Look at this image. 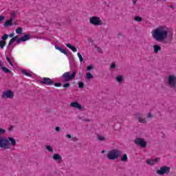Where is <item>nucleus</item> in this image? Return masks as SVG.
Segmentation results:
<instances>
[{
    "label": "nucleus",
    "mask_w": 176,
    "mask_h": 176,
    "mask_svg": "<svg viewBox=\"0 0 176 176\" xmlns=\"http://www.w3.org/2000/svg\"><path fill=\"white\" fill-rule=\"evenodd\" d=\"M85 76V78L88 79L89 80L94 78V76H93V74H91V73L90 72L86 73Z\"/></svg>",
    "instance_id": "nucleus-21"
},
{
    "label": "nucleus",
    "mask_w": 176,
    "mask_h": 176,
    "mask_svg": "<svg viewBox=\"0 0 176 176\" xmlns=\"http://www.w3.org/2000/svg\"><path fill=\"white\" fill-rule=\"evenodd\" d=\"M54 86H55V87H61V83H60V82H55L54 84Z\"/></svg>",
    "instance_id": "nucleus-39"
},
{
    "label": "nucleus",
    "mask_w": 176,
    "mask_h": 176,
    "mask_svg": "<svg viewBox=\"0 0 176 176\" xmlns=\"http://www.w3.org/2000/svg\"><path fill=\"white\" fill-rule=\"evenodd\" d=\"M119 156H120V151L118 149H113L107 153V159L109 160H116Z\"/></svg>",
    "instance_id": "nucleus-3"
},
{
    "label": "nucleus",
    "mask_w": 176,
    "mask_h": 176,
    "mask_svg": "<svg viewBox=\"0 0 176 176\" xmlns=\"http://www.w3.org/2000/svg\"><path fill=\"white\" fill-rule=\"evenodd\" d=\"M135 116L136 119H138V120L140 123H143L144 124H145V123H146V119L142 118V114H141L140 113H136L135 114Z\"/></svg>",
    "instance_id": "nucleus-11"
},
{
    "label": "nucleus",
    "mask_w": 176,
    "mask_h": 176,
    "mask_svg": "<svg viewBox=\"0 0 176 176\" xmlns=\"http://www.w3.org/2000/svg\"><path fill=\"white\" fill-rule=\"evenodd\" d=\"M8 36L10 38H14V33H11V34H8Z\"/></svg>",
    "instance_id": "nucleus-45"
},
{
    "label": "nucleus",
    "mask_w": 176,
    "mask_h": 176,
    "mask_svg": "<svg viewBox=\"0 0 176 176\" xmlns=\"http://www.w3.org/2000/svg\"><path fill=\"white\" fill-rule=\"evenodd\" d=\"M168 83L169 86L176 88V76L170 75L168 78Z\"/></svg>",
    "instance_id": "nucleus-8"
},
{
    "label": "nucleus",
    "mask_w": 176,
    "mask_h": 176,
    "mask_svg": "<svg viewBox=\"0 0 176 176\" xmlns=\"http://www.w3.org/2000/svg\"><path fill=\"white\" fill-rule=\"evenodd\" d=\"M16 144V139L13 137H8V138L0 137V148L1 149H10V146H14Z\"/></svg>",
    "instance_id": "nucleus-2"
},
{
    "label": "nucleus",
    "mask_w": 176,
    "mask_h": 176,
    "mask_svg": "<svg viewBox=\"0 0 176 176\" xmlns=\"http://www.w3.org/2000/svg\"><path fill=\"white\" fill-rule=\"evenodd\" d=\"M5 20V16L3 15H0V23H2Z\"/></svg>",
    "instance_id": "nucleus-41"
},
{
    "label": "nucleus",
    "mask_w": 176,
    "mask_h": 176,
    "mask_svg": "<svg viewBox=\"0 0 176 176\" xmlns=\"http://www.w3.org/2000/svg\"><path fill=\"white\" fill-rule=\"evenodd\" d=\"M52 159H54V160H56V162H61V160H63V157L58 153H54L52 155Z\"/></svg>",
    "instance_id": "nucleus-15"
},
{
    "label": "nucleus",
    "mask_w": 176,
    "mask_h": 176,
    "mask_svg": "<svg viewBox=\"0 0 176 176\" xmlns=\"http://www.w3.org/2000/svg\"><path fill=\"white\" fill-rule=\"evenodd\" d=\"M157 1H160V0H157ZM163 1H164V2H166V0H163Z\"/></svg>",
    "instance_id": "nucleus-58"
},
{
    "label": "nucleus",
    "mask_w": 176,
    "mask_h": 176,
    "mask_svg": "<svg viewBox=\"0 0 176 176\" xmlns=\"http://www.w3.org/2000/svg\"><path fill=\"white\" fill-rule=\"evenodd\" d=\"M89 22L93 25H102L104 22L101 21L100 17L94 16L89 19Z\"/></svg>",
    "instance_id": "nucleus-5"
},
{
    "label": "nucleus",
    "mask_w": 176,
    "mask_h": 176,
    "mask_svg": "<svg viewBox=\"0 0 176 176\" xmlns=\"http://www.w3.org/2000/svg\"><path fill=\"white\" fill-rule=\"evenodd\" d=\"M137 4V0H133V5H136Z\"/></svg>",
    "instance_id": "nucleus-53"
},
{
    "label": "nucleus",
    "mask_w": 176,
    "mask_h": 176,
    "mask_svg": "<svg viewBox=\"0 0 176 176\" xmlns=\"http://www.w3.org/2000/svg\"><path fill=\"white\" fill-rule=\"evenodd\" d=\"M71 79H74V78H65L64 80V82H69V80H71Z\"/></svg>",
    "instance_id": "nucleus-49"
},
{
    "label": "nucleus",
    "mask_w": 176,
    "mask_h": 176,
    "mask_svg": "<svg viewBox=\"0 0 176 176\" xmlns=\"http://www.w3.org/2000/svg\"><path fill=\"white\" fill-rule=\"evenodd\" d=\"M40 82L41 83H42V85H53V83H54L53 80H52V79H50V78H43V81H40Z\"/></svg>",
    "instance_id": "nucleus-12"
},
{
    "label": "nucleus",
    "mask_w": 176,
    "mask_h": 176,
    "mask_svg": "<svg viewBox=\"0 0 176 176\" xmlns=\"http://www.w3.org/2000/svg\"><path fill=\"white\" fill-rule=\"evenodd\" d=\"M1 69H2L3 72H4L5 74H10V72H11L10 69H8V67H6L5 66L3 67H2Z\"/></svg>",
    "instance_id": "nucleus-23"
},
{
    "label": "nucleus",
    "mask_w": 176,
    "mask_h": 176,
    "mask_svg": "<svg viewBox=\"0 0 176 176\" xmlns=\"http://www.w3.org/2000/svg\"><path fill=\"white\" fill-rule=\"evenodd\" d=\"M16 16V12L11 13L10 17H14Z\"/></svg>",
    "instance_id": "nucleus-50"
},
{
    "label": "nucleus",
    "mask_w": 176,
    "mask_h": 176,
    "mask_svg": "<svg viewBox=\"0 0 176 176\" xmlns=\"http://www.w3.org/2000/svg\"><path fill=\"white\" fill-rule=\"evenodd\" d=\"M55 49H56V50H58L59 52H60V53H63L68 57L69 54L68 52H67V50H65V49H63V47H59L57 45H55Z\"/></svg>",
    "instance_id": "nucleus-14"
},
{
    "label": "nucleus",
    "mask_w": 176,
    "mask_h": 176,
    "mask_svg": "<svg viewBox=\"0 0 176 176\" xmlns=\"http://www.w3.org/2000/svg\"><path fill=\"white\" fill-rule=\"evenodd\" d=\"M66 137H67V138H68L69 140L71 139V138H72V136L71 135V134H67V135H66Z\"/></svg>",
    "instance_id": "nucleus-46"
},
{
    "label": "nucleus",
    "mask_w": 176,
    "mask_h": 176,
    "mask_svg": "<svg viewBox=\"0 0 176 176\" xmlns=\"http://www.w3.org/2000/svg\"><path fill=\"white\" fill-rule=\"evenodd\" d=\"M4 134H6V130L0 127V135H3Z\"/></svg>",
    "instance_id": "nucleus-32"
},
{
    "label": "nucleus",
    "mask_w": 176,
    "mask_h": 176,
    "mask_svg": "<svg viewBox=\"0 0 176 176\" xmlns=\"http://www.w3.org/2000/svg\"><path fill=\"white\" fill-rule=\"evenodd\" d=\"M97 50H98V52H101V51H100V50H101V48L97 47Z\"/></svg>",
    "instance_id": "nucleus-55"
},
{
    "label": "nucleus",
    "mask_w": 176,
    "mask_h": 176,
    "mask_svg": "<svg viewBox=\"0 0 176 176\" xmlns=\"http://www.w3.org/2000/svg\"><path fill=\"white\" fill-rule=\"evenodd\" d=\"M5 46H6V41H0V47L1 49H3V47H5Z\"/></svg>",
    "instance_id": "nucleus-25"
},
{
    "label": "nucleus",
    "mask_w": 176,
    "mask_h": 176,
    "mask_svg": "<svg viewBox=\"0 0 176 176\" xmlns=\"http://www.w3.org/2000/svg\"><path fill=\"white\" fill-rule=\"evenodd\" d=\"M65 79H74L76 76V71H74L73 73L71 74V72H65L62 76Z\"/></svg>",
    "instance_id": "nucleus-10"
},
{
    "label": "nucleus",
    "mask_w": 176,
    "mask_h": 176,
    "mask_svg": "<svg viewBox=\"0 0 176 176\" xmlns=\"http://www.w3.org/2000/svg\"><path fill=\"white\" fill-rule=\"evenodd\" d=\"M9 38V34H4L3 36H1V41H6Z\"/></svg>",
    "instance_id": "nucleus-31"
},
{
    "label": "nucleus",
    "mask_w": 176,
    "mask_h": 176,
    "mask_svg": "<svg viewBox=\"0 0 176 176\" xmlns=\"http://www.w3.org/2000/svg\"><path fill=\"white\" fill-rule=\"evenodd\" d=\"M13 129H14V126H13V125H11L10 127L8 129L9 131H12V130H13Z\"/></svg>",
    "instance_id": "nucleus-47"
},
{
    "label": "nucleus",
    "mask_w": 176,
    "mask_h": 176,
    "mask_svg": "<svg viewBox=\"0 0 176 176\" xmlns=\"http://www.w3.org/2000/svg\"><path fill=\"white\" fill-rule=\"evenodd\" d=\"M98 140H99V141H105V138L104 136H98Z\"/></svg>",
    "instance_id": "nucleus-38"
},
{
    "label": "nucleus",
    "mask_w": 176,
    "mask_h": 176,
    "mask_svg": "<svg viewBox=\"0 0 176 176\" xmlns=\"http://www.w3.org/2000/svg\"><path fill=\"white\" fill-rule=\"evenodd\" d=\"M72 141H73L74 142H76V141H78V139L76 138V137H73L72 138Z\"/></svg>",
    "instance_id": "nucleus-42"
},
{
    "label": "nucleus",
    "mask_w": 176,
    "mask_h": 176,
    "mask_svg": "<svg viewBox=\"0 0 176 176\" xmlns=\"http://www.w3.org/2000/svg\"><path fill=\"white\" fill-rule=\"evenodd\" d=\"M153 38L157 41V42H163L165 39H167V35H168V31L166 30L164 26H160L154 30L152 32Z\"/></svg>",
    "instance_id": "nucleus-1"
},
{
    "label": "nucleus",
    "mask_w": 176,
    "mask_h": 176,
    "mask_svg": "<svg viewBox=\"0 0 176 176\" xmlns=\"http://www.w3.org/2000/svg\"><path fill=\"white\" fill-rule=\"evenodd\" d=\"M118 36H123V33L122 32H120L118 34Z\"/></svg>",
    "instance_id": "nucleus-52"
},
{
    "label": "nucleus",
    "mask_w": 176,
    "mask_h": 176,
    "mask_svg": "<svg viewBox=\"0 0 176 176\" xmlns=\"http://www.w3.org/2000/svg\"><path fill=\"white\" fill-rule=\"evenodd\" d=\"M153 163H157V164L159 163V162H160V157H157V158L153 160Z\"/></svg>",
    "instance_id": "nucleus-37"
},
{
    "label": "nucleus",
    "mask_w": 176,
    "mask_h": 176,
    "mask_svg": "<svg viewBox=\"0 0 176 176\" xmlns=\"http://www.w3.org/2000/svg\"><path fill=\"white\" fill-rule=\"evenodd\" d=\"M171 168L167 166H164L160 168L159 170H157L156 173L157 175H168L170 174V171Z\"/></svg>",
    "instance_id": "nucleus-4"
},
{
    "label": "nucleus",
    "mask_w": 176,
    "mask_h": 176,
    "mask_svg": "<svg viewBox=\"0 0 176 176\" xmlns=\"http://www.w3.org/2000/svg\"><path fill=\"white\" fill-rule=\"evenodd\" d=\"M78 75H80V73H79Z\"/></svg>",
    "instance_id": "nucleus-59"
},
{
    "label": "nucleus",
    "mask_w": 176,
    "mask_h": 176,
    "mask_svg": "<svg viewBox=\"0 0 176 176\" xmlns=\"http://www.w3.org/2000/svg\"><path fill=\"white\" fill-rule=\"evenodd\" d=\"M14 25H17V23L14 22Z\"/></svg>",
    "instance_id": "nucleus-56"
},
{
    "label": "nucleus",
    "mask_w": 176,
    "mask_h": 176,
    "mask_svg": "<svg viewBox=\"0 0 176 176\" xmlns=\"http://www.w3.org/2000/svg\"><path fill=\"white\" fill-rule=\"evenodd\" d=\"M169 8H170L171 9H174V6L170 5V6H169Z\"/></svg>",
    "instance_id": "nucleus-54"
},
{
    "label": "nucleus",
    "mask_w": 176,
    "mask_h": 176,
    "mask_svg": "<svg viewBox=\"0 0 176 176\" xmlns=\"http://www.w3.org/2000/svg\"><path fill=\"white\" fill-rule=\"evenodd\" d=\"M70 107L72 108H76L77 109H79V110L83 109V107H82V105H80L78 102H72L70 104Z\"/></svg>",
    "instance_id": "nucleus-13"
},
{
    "label": "nucleus",
    "mask_w": 176,
    "mask_h": 176,
    "mask_svg": "<svg viewBox=\"0 0 176 176\" xmlns=\"http://www.w3.org/2000/svg\"><path fill=\"white\" fill-rule=\"evenodd\" d=\"M21 72L22 74H23V75H25V76H28L29 78H32V74L28 73L27 70L22 69Z\"/></svg>",
    "instance_id": "nucleus-20"
},
{
    "label": "nucleus",
    "mask_w": 176,
    "mask_h": 176,
    "mask_svg": "<svg viewBox=\"0 0 176 176\" xmlns=\"http://www.w3.org/2000/svg\"><path fill=\"white\" fill-rule=\"evenodd\" d=\"M147 164H150V166H153L155 163H153V160L148 159L146 162Z\"/></svg>",
    "instance_id": "nucleus-33"
},
{
    "label": "nucleus",
    "mask_w": 176,
    "mask_h": 176,
    "mask_svg": "<svg viewBox=\"0 0 176 176\" xmlns=\"http://www.w3.org/2000/svg\"><path fill=\"white\" fill-rule=\"evenodd\" d=\"M105 151H104V150H102V153H104Z\"/></svg>",
    "instance_id": "nucleus-57"
},
{
    "label": "nucleus",
    "mask_w": 176,
    "mask_h": 176,
    "mask_svg": "<svg viewBox=\"0 0 176 176\" xmlns=\"http://www.w3.org/2000/svg\"><path fill=\"white\" fill-rule=\"evenodd\" d=\"M13 97H14V93H13L12 91L10 89L4 91L1 95V98L12 99V98H13Z\"/></svg>",
    "instance_id": "nucleus-7"
},
{
    "label": "nucleus",
    "mask_w": 176,
    "mask_h": 176,
    "mask_svg": "<svg viewBox=\"0 0 176 176\" xmlns=\"http://www.w3.org/2000/svg\"><path fill=\"white\" fill-rule=\"evenodd\" d=\"M16 34H18L19 35H21L23 34V28L19 27L16 30Z\"/></svg>",
    "instance_id": "nucleus-24"
},
{
    "label": "nucleus",
    "mask_w": 176,
    "mask_h": 176,
    "mask_svg": "<svg viewBox=\"0 0 176 176\" xmlns=\"http://www.w3.org/2000/svg\"><path fill=\"white\" fill-rule=\"evenodd\" d=\"M116 80H117L118 83H122V82H123V76L120 75L117 76L116 78Z\"/></svg>",
    "instance_id": "nucleus-22"
},
{
    "label": "nucleus",
    "mask_w": 176,
    "mask_h": 176,
    "mask_svg": "<svg viewBox=\"0 0 176 176\" xmlns=\"http://www.w3.org/2000/svg\"><path fill=\"white\" fill-rule=\"evenodd\" d=\"M14 20H16V18H14V16H10V21H12V23H13Z\"/></svg>",
    "instance_id": "nucleus-43"
},
{
    "label": "nucleus",
    "mask_w": 176,
    "mask_h": 176,
    "mask_svg": "<svg viewBox=\"0 0 176 176\" xmlns=\"http://www.w3.org/2000/svg\"><path fill=\"white\" fill-rule=\"evenodd\" d=\"M134 142L135 145H138L139 146H141V148H146V142L141 138L135 139Z\"/></svg>",
    "instance_id": "nucleus-6"
},
{
    "label": "nucleus",
    "mask_w": 176,
    "mask_h": 176,
    "mask_svg": "<svg viewBox=\"0 0 176 176\" xmlns=\"http://www.w3.org/2000/svg\"><path fill=\"white\" fill-rule=\"evenodd\" d=\"M46 149L49 152H53V148H52V146L50 145L46 146Z\"/></svg>",
    "instance_id": "nucleus-35"
},
{
    "label": "nucleus",
    "mask_w": 176,
    "mask_h": 176,
    "mask_svg": "<svg viewBox=\"0 0 176 176\" xmlns=\"http://www.w3.org/2000/svg\"><path fill=\"white\" fill-rule=\"evenodd\" d=\"M153 116H152V113H148V114H147V118H152Z\"/></svg>",
    "instance_id": "nucleus-48"
},
{
    "label": "nucleus",
    "mask_w": 176,
    "mask_h": 176,
    "mask_svg": "<svg viewBox=\"0 0 176 176\" xmlns=\"http://www.w3.org/2000/svg\"><path fill=\"white\" fill-rule=\"evenodd\" d=\"M127 159H128V157H127V154H124V155H122V157H121L120 160H121V162H127Z\"/></svg>",
    "instance_id": "nucleus-26"
},
{
    "label": "nucleus",
    "mask_w": 176,
    "mask_h": 176,
    "mask_svg": "<svg viewBox=\"0 0 176 176\" xmlns=\"http://www.w3.org/2000/svg\"><path fill=\"white\" fill-rule=\"evenodd\" d=\"M110 68H111L112 69H115V68H116V64H115V63H113L110 65Z\"/></svg>",
    "instance_id": "nucleus-40"
},
{
    "label": "nucleus",
    "mask_w": 176,
    "mask_h": 176,
    "mask_svg": "<svg viewBox=\"0 0 176 176\" xmlns=\"http://www.w3.org/2000/svg\"><path fill=\"white\" fill-rule=\"evenodd\" d=\"M6 58L8 63L10 64V65H11V67H14V65L12 63V60H10V58H9V56H6Z\"/></svg>",
    "instance_id": "nucleus-29"
},
{
    "label": "nucleus",
    "mask_w": 176,
    "mask_h": 176,
    "mask_svg": "<svg viewBox=\"0 0 176 176\" xmlns=\"http://www.w3.org/2000/svg\"><path fill=\"white\" fill-rule=\"evenodd\" d=\"M66 46H67V47H68V49H71V50H72V52H74V53H75V52H76V47H75V46H73L72 45H71L70 43H67V44H66Z\"/></svg>",
    "instance_id": "nucleus-18"
},
{
    "label": "nucleus",
    "mask_w": 176,
    "mask_h": 176,
    "mask_svg": "<svg viewBox=\"0 0 176 176\" xmlns=\"http://www.w3.org/2000/svg\"><path fill=\"white\" fill-rule=\"evenodd\" d=\"M31 39V35L30 34H25L22 36L21 38H19L16 39V43L17 45L21 43V42H27V41H30Z\"/></svg>",
    "instance_id": "nucleus-9"
},
{
    "label": "nucleus",
    "mask_w": 176,
    "mask_h": 176,
    "mask_svg": "<svg viewBox=\"0 0 176 176\" xmlns=\"http://www.w3.org/2000/svg\"><path fill=\"white\" fill-rule=\"evenodd\" d=\"M77 56H78V58L80 60V63H83V58H82V55L80 54V53L78 52L77 54Z\"/></svg>",
    "instance_id": "nucleus-34"
},
{
    "label": "nucleus",
    "mask_w": 176,
    "mask_h": 176,
    "mask_svg": "<svg viewBox=\"0 0 176 176\" xmlns=\"http://www.w3.org/2000/svg\"><path fill=\"white\" fill-rule=\"evenodd\" d=\"M18 37L17 36H14V37H12L10 41H9V43H8V47H9V46H12V44L15 42L16 41H17Z\"/></svg>",
    "instance_id": "nucleus-19"
},
{
    "label": "nucleus",
    "mask_w": 176,
    "mask_h": 176,
    "mask_svg": "<svg viewBox=\"0 0 176 176\" xmlns=\"http://www.w3.org/2000/svg\"><path fill=\"white\" fill-rule=\"evenodd\" d=\"M153 49H154V53L155 54H157V53H159V52H160V50H162V47H160V45H154L153 46Z\"/></svg>",
    "instance_id": "nucleus-16"
},
{
    "label": "nucleus",
    "mask_w": 176,
    "mask_h": 176,
    "mask_svg": "<svg viewBox=\"0 0 176 176\" xmlns=\"http://www.w3.org/2000/svg\"><path fill=\"white\" fill-rule=\"evenodd\" d=\"M12 25H13V22H12V21L10 20L6 21L3 24L5 28H9V27H12Z\"/></svg>",
    "instance_id": "nucleus-17"
},
{
    "label": "nucleus",
    "mask_w": 176,
    "mask_h": 176,
    "mask_svg": "<svg viewBox=\"0 0 176 176\" xmlns=\"http://www.w3.org/2000/svg\"><path fill=\"white\" fill-rule=\"evenodd\" d=\"M61 131V129L59 128V126H56V128H55V131L58 132V131Z\"/></svg>",
    "instance_id": "nucleus-44"
},
{
    "label": "nucleus",
    "mask_w": 176,
    "mask_h": 176,
    "mask_svg": "<svg viewBox=\"0 0 176 176\" xmlns=\"http://www.w3.org/2000/svg\"><path fill=\"white\" fill-rule=\"evenodd\" d=\"M0 67H1V69H2V67H5V66H3V64H2V62H0Z\"/></svg>",
    "instance_id": "nucleus-51"
},
{
    "label": "nucleus",
    "mask_w": 176,
    "mask_h": 176,
    "mask_svg": "<svg viewBox=\"0 0 176 176\" xmlns=\"http://www.w3.org/2000/svg\"><path fill=\"white\" fill-rule=\"evenodd\" d=\"M134 20L135 21L141 22L142 21V18L141 16H137L134 18Z\"/></svg>",
    "instance_id": "nucleus-28"
},
{
    "label": "nucleus",
    "mask_w": 176,
    "mask_h": 176,
    "mask_svg": "<svg viewBox=\"0 0 176 176\" xmlns=\"http://www.w3.org/2000/svg\"><path fill=\"white\" fill-rule=\"evenodd\" d=\"M69 86H71V84H69V82H66V83L63 84L64 89H68V87H69Z\"/></svg>",
    "instance_id": "nucleus-36"
},
{
    "label": "nucleus",
    "mask_w": 176,
    "mask_h": 176,
    "mask_svg": "<svg viewBox=\"0 0 176 176\" xmlns=\"http://www.w3.org/2000/svg\"><path fill=\"white\" fill-rule=\"evenodd\" d=\"M91 69H94V65H90L87 66V72H90V71H91Z\"/></svg>",
    "instance_id": "nucleus-27"
},
{
    "label": "nucleus",
    "mask_w": 176,
    "mask_h": 176,
    "mask_svg": "<svg viewBox=\"0 0 176 176\" xmlns=\"http://www.w3.org/2000/svg\"><path fill=\"white\" fill-rule=\"evenodd\" d=\"M85 87V83L82 81L78 82V88L79 89H83Z\"/></svg>",
    "instance_id": "nucleus-30"
}]
</instances>
